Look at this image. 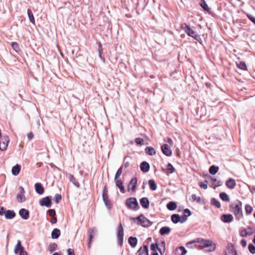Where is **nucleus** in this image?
<instances>
[{
  "instance_id": "nucleus-1",
  "label": "nucleus",
  "mask_w": 255,
  "mask_h": 255,
  "mask_svg": "<svg viewBox=\"0 0 255 255\" xmlns=\"http://www.w3.org/2000/svg\"><path fill=\"white\" fill-rule=\"evenodd\" d=\"M195 243H198L200 247L203 248H207L206 250L209 252H212L215 250V245L213 243L212 241L201 238H198L196 240L187 243L186 246L187 248H190V245L195 244Z\"/></svg>"
},
{
  "instance_id": "nucleus-2",
  "label": "nucleus",
  "mask_w": 255,
  "mask_h": 255,
  "mask_svg": "<svg viewBox=\"0 0 255 255\" xmlns=\"http://www.w3.org/2000/svg\"><path fill=\"white\" fill-rule=\"evenodd\" d=\"M242 202L239 200L232 203L230 206V211L235 215L237 220L239 221L243 218Z\"/></svg>"
},
{
  "instance_id": "nucleus-3",
  "label": "nucleus",
  "mask_w": 255,
  "mask_h": 255,
  "mask_svg": "<svg viewBox=\"0 0 255 255\" xmlns=\"http://www.w3.org/2000/svg\"><path fill=\"white\" fill-rule=\"evenodd\" d=\"M181 28L189 36L193 37L195 40L199 41L201 39L200 36L197 33L191 29L189 25L183 23L181 25Z\"/></svg>"
},
{
  "instance_id": "nucleus-4",
  "label": "nucleus",
  "mask_w": 255,
  "mask_h": 255,
  "mask_svg": "<svg viewBox=\"0 0 255 255\" xmlns=\"http://www.w3.org/2000/svg\"><path fill=\"white\" fill-rule=\"evenodd\" d=\"M126 205L131 210H136L138 207V204L136 198L131 197L128 199L126 201Z\"/></svg>"
},
{
  "instance_id": "nucleus-5",
  "label": "nucleus",
  "mask_w": 255,
  "mask_h": 255,
  "mask_svg": "<svg viewBox=\"0 0 255 255\" xmlns=\"http://www.w3.org/2000/svg\"><path fill=\"white\" fill-rule=\"evenodd\" d=\"M191 212L188 209L184 210L183 215L180 216L176 214V223L178 222L183 223L187 220V217L190 216Z\"/></svg>"
},
{
  "instance_id": "nucleus-6",
  "label": "nucleus",
  "mask_w": 255,
  "mask_h": 255,
  "mask_svg": "<svg viewBox=\"0 0 255 255\" xmlns=\"http://www.w3.org/2000/svg\"><path fill=\"white\" fill-rule=\"evenodd\" d=\"M124 228L122 223H120L118 227V233L117 234L118 244L122 246L124 240Z\"/></svg>"
},
{
  "instance_id": "nucleus-7",
  "label": "nucleus",
  "mask_w": 255,
  "mask_h": 255,
  "mask_svg": "<svg viewBox=\"0 0 255 255\" xmlns=\"http://www.w3.org/2000/svg\"><path fill=\"white\" fill-rule=\"evenodd\" d=\"M9 141V137L7 135H2L0 137V149L2 150H5Z\"/></svg>"
},
{
  "instance_id": "nucleus-8",
  "label": "nucleus",
  "mask_w": 255,
  "mask_h": 255,
  "mask_svg": "<svg viewBox=\"0 0 255 255\" xmlns=\"http://www.w3.org/2000/svg\"><path fill=\"white\" fill-rule=\"evenodd\" d=\"M137 221V224L143 227L148 226L149 222L143 215H140L134 219Z\"/></svg>"
},
{
  "instance_id": "nucleus-9",
  "label": "nucleus",
  "mask_w": 255,
  "mask_h": 255,
  "mask_svg": "<svg viewBox=\"0 0 255 255\" xmlns=\"http://www.w3.org/2000/svg\"><path fill=\"white\" fill-rule=\"evenodd\" d=\"M161 150L164 154L166 156H170L172 154L171 150L170 147L167 144H164L161 146Z\"/></svg>"
},
{
  "instance_id": "nucleus-10",
  "label": "nucleus",
  "mask_w": 255,
  "mask_h": 255,
  "mask_svg": "<svg viewBox=\"0 0 255 255\" xmlns=\"http://www.w3.org/2000/svg\"><path fill=\"white\" fill-rule=\"evenodd\" d=\"M40 205L45 206L47 207H50L51 204V198L49 197H46L43 198L40 202Z\"/></svg>"
},
{
  "instance_id": "nucleus-11",
  "label": "nucleus",
  "mask_w": 255,
  "mask_h": 255,
  "mask_svg": "<svg viewBox=\"0 0 255 255\" xmlns=\"http://www.w3.org/2000/svg\"><path fill=\"white\" fill-rule=\"evenodd\" d=\"M221 220L224 223H230L233 220V216L231 214H224L221 217Z\"/></svg>"
},
{
  "instance_id": "nucleus-12",
  "label": "nucleus",
  "mask_w": 255,
  "mask_h": 255,
  "mask_svg": "<svg viewBox=\"0 0 255 255\" xmlns=\"http://www.w3.org/2000/svg\"><path fill=\"white\" fill-rule=\"evenodd\" d=\"M225 255H236V252L232 245L228 246L225 251Z\"/></svg>"
},
{
  "instance_id": "nucleus-13",
  "label": "nucleus",
  "mask_w": 255,
  "mask_h": 255,
  "mask_svg": "<svg viewBox=\"0 0 255 255\" xmlns=\"http://www.w3.org/2000/svg\"><path fill=\"white\" fill-rule=\"evenodd\" d=\"M226 185L228 188L230 189L234 188L236 185L235 180L233 178H230L226 181Z\"/></svg>"
},
{
  "instance_id": "nucleus-14",
  "label": "nucleus",
  "mask_w": 255,
  "mask_h": 255,
  "mask_svg": "<svg viewBox=\"0 0 255 255\" xmlns=\"http://www.w3.org/2000/svg\"><path fill=\"white\" fill-rule=\"evenodd\" d=\"M140 204L141 206L147 209L149 206V202L147 198L143 197L140 200Z\"/></svg>"
},
{
  "instance_id": "nucleus-15",
  "label": "nucleus",
  "mask_w": 255,
  "mask_h": 255,
  "mask_svg": "<svg viewBox=\"0 0 255 255\" xmlns=\"http://www.w3.org/2000/svg\"><path fill=\"white\" fill-rule=\"evenodd\" d=\"M20 216L24 219L26 220L29 217V211L25 209H21L19 211Z\"/></svg>"
},
{
  "instance_id": "nucleus-16",
  "label": "nucleus",
  "mask_w": 255,
  "mask_h": 255,
  "mask_svg": "<svg viewBox=\"0 0 255 255\" xmlns=\"http://www.w3.org/2000/svg\"><path fill=\"white\" fill-rule=\"evenodd\" d=\"M36 192L39 194H42L44 193V189L41 183H37L35 184Z\"/></svg>"
},
{
  "instance_id": "nucleus-17",
  "label": "nucleus",
  "mask_w": 255,
  "mask_h": 255,
  "mask_svg": "<svg viewBox=\"0 0 255 255\" xmlns=\"http://www.w3.org/2000/svg\"><path fill=\"white\" fill-rule=\"evenodd\" d=\"M144 151L146 154L148 155H153L155 154L156 153L155 149L151 146L146 147L144 149Z\"/></svg>"
},
{
  "instance_id": "nucleus-18",
  "label": "nucleus",
  "mask_w": 255,
  "mask_h": 255,
  "mask_svg": "<svg viewBox=\"0 0 255 255\" xmlns=\"http://www.w3.org/2000/svg\"><path fill=\"white\" fill-rule=\"evenodd\" d=\"M137 179L133 178L131 179L128 185V188H130L131 190L134 191L137 185Z\"/></svg>"
},
{
  "instance_id": "nucleus-19",
  "label": "nucleus",
  "mask_w": 255,
  "mask_h": 255,
  "mask_svg": "<svg viewBox=\"0 0 255 255\" xmlns=\"http://www.w3.org/2000/svg\"><path fill=\"white\" fill-rule=\"evenodd\" d=\"M21 165L16 164L12 168L11 173L13 175L16 176L19 173Z\"/></svg>"
},
{
  "instance_id": "nucleus-20",
  "label": "nucleus",
  "mask_w": 255,
  "mask_h": 255,
  "mask_svg": "<svg viewBox=\"0 0 255 255\" xmlns=\"http://www.w3.org/2000/svg\"><path fill=\"white\" fill-rule=\"evenodd\" d=\"M5 217L7 219H11L15 216V213L13 211L8 210L5 211Z\"/></svg>"
},
{
  "instance_id": "nucleus-21",
  "label": "nucleus",
  "mask_w": 255,
  "mask_h": 255,
  "mask_svg": "<svg viewBox=\"0 0 255 255\" xmlns=\"http://www.w3.org/2000/svg\"><path fill=\"white\" fill-rule=\"evenodd\" d=\"M140 167L142 171L146 172L149 169V165L147 162L143 161L140 164Z\"/></svg>"
},
{
  "instance_id": "nucleus-22",
  "label": "nucleus",
  "mask_w": 255,
  "mask_h": 255,
  "mask_svg": "<svg viewBox=\"0 0 255 255\" xmlns=\"http://www.w3.org/2000/svg\"><path fill=\"white\" fill-rule=\"evenodd\" d=\"M143 254H148V247L147 246H143L141 247L137 252V255H142Z\"/></svg>"
},
{
  "instance_id": "nucleus-23",
  "label": "nucleus",
  "mask_w": 255,
  "mask_h": 255,
  "mask_svg": "<svg viewBox=\"0 0 255 255\" xmlns=\"http://www.w3.org/2000/svg\"><path fill=\"white\" fill-rule=\"evenodd\" d=\"M187 253V251L183 246L176 248V255H185Z\"/></svg>"
},
{
  "instance_id": "nucleus-24",
  "label": "nucleus",
  "mask_w": 255,
  "mask_h": 255,
  "mask_svg": "<svg viewBox=\"0 0 255 255\" xmlns=\"http://www.w3.org/2000/svg\"><path fill=\"white\" fill-rule=\"evenodd\" d=\"M22 250H23V248L21 246V242L20 241H18L14 249V253L17 254Z\"/></svg>"
},
{
  "instance_id": "nucleus-25",
  "label": "nucleus",
  "mask_w": 255,
  "mask_h": 255,
  "mask_svg": "<svg viewBox=\"0 0 255 255\" xmlns=\"http://www.w3.org/2000/svg\"><path fill=\"white\" fill-rule=\"evenodd\" d=\"M60 235V230L55 228L54 229L51 233V237L53 239H57Z\"/></svg>"
},
{
  "instance_id": "nucleus-26",
  "label": "nucleus",
  "mask_w": 255,
  "mask_h": 255,
  "mask_svg": "<svg viewBox=\"0 0 255 255\" xmlns=\"http://www.w3.org/2000/svg\"><path fill=\"white\" fill-rule=\"evenodd\" d=\"M68 179L70 181V182H72L73 184L75 185L76 187H79V183L77 181L76 178L74 177L73 175L69 174L68 175Z\"/></svg>"
},
{
  "instance_id": "nucleus-27",
  "label": "nucleus",
  "mask_w": 255,
  "mask_h": 255,
  "mask_svg": "<svg viewBox=\"0 0 255 255\" xmlns=\"http://www.w3.org/2000/svg\"><path fill=\"white\" fill-rule=\"evenodd\" d=\"M137 240L135 237H130L128 238V243L132 247H134L137 244Z\"/></svg>"
},
{
  "instance_id": "nucleus-28",
  "label": "nucleus",
  "mask_w": 255,
  "mask_h": 255,
  "mask_svg": "<svg viewBox=\"0 0 255 255\" xmlns=\"http://www.w3.org/2000/svg\"><path fill=\"white\" fill-rule=\"evenodd\" d=\"M170 231V228H169L168 227H163L160 229L159 233H160V235H164L169 234Z\"/></svg>"
},
{
  "instance_id": "nucleus-29",
  "label": "nucleus",
  "mask_w": 255,
  "mask_h": 255,
  "mask_svg": "<svg viewBox=\"0 0 255 255\" xmlns=\"http://www.w3.org/2000/svg\"><path fill=\"white\" fill-rule=\"evenodd\" d=\"M27 14L29 17V21L33 24H35L34 17L33 13L31 9H27Z\"/></svg>"
},
{
  "instance_id": "nucleus-30",
  "label": "nucleus",
  "mask_w": 255,
  "mask_h": 255,
  "mask_svg": "<svg viewBox=\"0 0 255 255\" xmlns=\"http://www.w3.org/2000/svg\"><path fill=\"white\" fill-rule=\"evenodd\" d=\"M116 186H118L122 193H124L125 190L122 180H119L116 181Z\"/></svg>"
},
{
  "instance_id": "nucleus-31",
  "label": "nucleus",
  "mask_w": 255,
  "mask_h": 255,
  "mask_svg": "<svg viewBox=\"0 0 255 255\" xmlns=\"http://www.w3.org/2000/svg\"><path fill=\"white\" fill-rule=\"evenodd\" d=\"M211 182L216 187H218L222 185V182L215 178L211 177Z\"/></svg>"
},
{
  "instance_id": "nucleus-32",
  "label": "nucleus",
  "mask_w": 255,
  "mask_h": 255,
  "mask_svg": "<svg viewBox=\"0 0 255 255\" xmlns=\"http://www.w3.org/2000/svg\"><path fill=\"white\" fill-rule=\"evenodd\" d=\"M219 196L221 198V199L224 201H226V202L230 201L229 197L226 193H224V192L220 193Z\"/></svg>"
},
{
  "instance_id": "nucleus-33",
  "label": "nucleus",
  "mask_w": 255,
  "mask_h": 255,
  "mask_svg": "<svg viewBox=\"0 0 255 255\" xmlns=\"http://www.w3.org/2000/svg\"><path fill=\"white\" fill-rule=\"evenodd\" d=\"M150 189L151 190H155L157 188V185L155 181L153 179H150L148 181Z\"/></svg>"
},
{
  "instance_id": "nucleus-34",
  "label": "nucleus",
  "mask_w": 255,
  "mask_h": 255,
  "mask_svg": "<svg viewBox=\"0 0 255 255\" xmlns=\"http://www.w3.org/2000/svg\"><path fill=\"white\" fill-rule=\"evenodd\" d=\"M150 249L152 251L154 252H156L158 250L159 251L161 255H162L164 252V251L162 252L161 250L158 248L157 244H152L150 246Z\"/></svg>"
},
{
  "instance_id": "nucleus-35",
  "label": "nucleus",
  "mask_w": 255,
  "mask_h": 255,
  "mask_svg": "<svg viewBox=\"0 0 255 255\" xmlns=\"http://www.w3.org/2000/svg\"><path fill=\"white\" fill-rule=\"evenodd\" d=\"M211 203L212 205L214 206L217 208H221V204L220 202L215 198H212L211 199Z\"/></svg>"
},
{
  "instance_id": "nucleus-36",
  "label": "nucleus",
  "mask_w": 255,
  "mask_h": 255,
  "mask_svg": "<svg viewBox=\"0 0 255 255\" xmlns=\"http://www.w3.org/2000/svg\"><path fill=\"white\" fill-rule=\"evenodd\" d=\"M219 167L214 165L211 166L209 168V172L210 174L214 175L218 172Z\"/></svg>"
},
{
  "instance_id": "nucleus-37",
  "label": "nucleus",
  "mask_w": 255,
  "mask_h": 255,
  "mask_svg": "<svg viewBox=\"0 0 255 255\" xmlns=\"http://www.w3.org/2000/svg\"><path fill=\"white\" fill-rule=\"evenodd\" d=\"M237 66L239 68L243 70H247V67L245 62L243 61H240L239 63H238Z\"/></svg>"
},
{
  "instance_id": "nucleus-38",
  "label": "nucleus",
  "mask_w": 255,
  "mask_h": 255,
  "mask_svg": "<svg viewBox=\"0 0 255 255\" xmlns=\"http://www.w3.org/2000/svg\"><path fill=\"white\" fill-rule=\"evenodd\" d=\"M102 196L104 201L105 202V204H107L108 199V191L106 189V187H105L104 189L103 190Z\"/></svg>"
},
{
  "instance_id": "nucleus-39",
  "label": "nucleus",
  "mask_w": 255,
  "mask_h": 255,
  "mask_svg": "<svg viewBox=\"0 0 255 255\" xmlns=\"http://www.w3.org/2000/svg\"><path fill=\"white\" fill-rule=\"evenodd\" d=\"M253 210V208L251 205H250L249 204L246 205L245 211H246V213L247 215L251 214L252 213Z\"/></svg>"
},
{
  "instance_id": "nucleus-40",
  "label": "nucleus",
  "mask_w": 255,
  "mask_h": 255,
  "mask_svg": "<svg viewBox=\"0 0 255 255\" xmlns=\"http://www.w3.org/2000/svg\"><path fill=\"white\" fill-rule=\"evenodd\" d=\"M11 46L12 48L15 50L16 52H18L20 50V48L19 46V44L16 42H12L11 43Z\"/></svg>"
},
{
  "instance_id": "nucleus-41",
  "label": "nucleus",
  "mask_w": 255,
  "mask_h": 255,
  "mask_svg": "<svg viewBox=\"0 0 255 255\" xmlns=\"http://www.w3.org/2000/svg\"><path fill=\"white\" fill-rule=\"evenodd\" d=\"M167 208L169 210H174L175 209V202H170L167 205Z\"/></svg>"
},
{
  "instance_id": "nucleus-42",
  "label": "nucleus",
  "mask_w": 255,
  "mask_h": 255,
  "mask_svg": "<svg viewBox=\"0 0 255 255\" xmlns=\"http://www.w3.org/2000/svg\"><path fill=\"white\" fill-rule=\"evenodd\" d=\"M200 5L205 11H208L209 10L208 6L204 0L202 1Z\"/></svg>"
},
{
  "instance_id": "nucleus-43",
  "label": "nucleus",
  "mask_w": 255,
  "mask_h": 255,
  "mask_svg": "<svg viewBox=\"0 0 255 255\" xmlns=\"http://www.w3.org/2000/svg\"><path fill=\"white\" fill-rule=\"evenodd\" d=\"M122 172H123V167L121 166L119 169L117 171L116 175H115V180H117L120 177V176L121 175L122 173Z\"/></svg>"
},
{
  "instance_id": "nucleus-44",
  "label": "nucleus",
  "mask_w": 255,
  "mask_h": 255,
  "mask_svg": "<svg viewBox=\"0 0 255 255\" xmlns=\"http://www.w3.org/2000/svg\"><path fill=\"white\" fill-rule=\"evenodd\" d=\"M17 200L19 202H22L25 200V196L23 193L19 194L17 195Z\"/></svg>"
},
{
  "instance_id": "nucleus-45",
  "label": "nucleus",
  "mask_w": 255,
  "mask_h": 255,
  "mask_svg": "<svg viewBox=\"0 0 255 255\" xmlns=\"http://www.w3.org/2000/svg\"><path fill=\"white\" fill-rule=\"evenodd\" d=\"M135 142L138 145H142L144 144V140L141 138H136L135 139Z\"/></svg>"
},
{
  "instance_id": "nucleus-46",
  "label": "nucleus",
  "mask_w": 255,
  "mask_h": 255,
  "mask_svg": "<svg viewBox=\"0 0 255 255\" xmlns=\"http://www.w3.org/2000/svg\"><path fill=\"white\" fill-rule=\"evenodd\" d=\"M57 245L55 243H53L49 246V250L50 252H53L56 250Z\"/></svg>"
},
{
  "instance_id": "nucleus-47",
  "label": "nucleus",
  "mask_w": 255,
  "mask_h": 255,
  "mask_svg": "<svg viewBox=\"0 0 255 255\" xmlns=\"http://www.w3.org/2000/svg\"><path fill=\"white\" fill-rule=\"evenodd\" d=\"M248 249L251 253L255 254V247L253 244H249Z\"/></svg>"
},
{
  "instance_id": "nucleus-48",
  "label": "nucleus",
  "mask_w": 255,
  "mask_h": 255,
  "mask_svg": "<svg viewBox=\"0 0 255 255\" xmlns=\"http://www.w3.org/2000/svg\"><path fill=\"white\" fill-rule=\"evenodd\" d=\"M61 199H62V196L60 194H56L55 195L54 200H55V202L56 203H57V204L59 203V202L61 200Z\"/></svg>"
},
{
  "instance_id": "nucleus-49",
  "label": "nucleus",
  "mask_w": 255,
  "mask_h": 255,
  "mask_svg": "<svg viewBox=\"0 0 255 255\" xmlns=\"http://www.w3.org/2000/svg\"><path fill=\"white\" fill-rule=\"evenodd\" d=\"M199 185L201 188H203L204 189H206L208 188L207 181H205L204 182H201V183H200Z\"/></svg>"
},
{
  "instance_id": "nucleus-50",
  "label": "nucleus",
  "mask_w": 255,
  "mask_h": 255,
  "mask_svg": "<svg viewBox=\"0 0 255 255\" xmlns=\"http://www.w3.org/2000/svg\"><path fill=\"white\" fill-rule=\"evenodd\" d=\"M48 214L51 217H54L56 215L55 211L54 209H50L48 211Z\"/></svg>"
},
{
  "instance_id": "nucleus-51",
  "label": "nucleus",
  "mask_w": 255,
  "mask_h": 255,
  "mask_svg": "<svg viewBox=\"0 0 255 255\" xmlns=\"http://www.w3.org/2000/svg\"><path fill=\"white\" fill-rule=\"evenodd\" d=\"M96 229L95 227L91 228L89 230V235L94 236L95 234Z\"/></svg>"
},
{
  "instance_id": "nucleus-52",
  "label": "nucleus",
  "mask_w": 255,
  "mask_h": 255,
  "mask_svg": "<svg viewBox=\"0 0 255 255\" xmlns=\"http://www.w3.org/2000/svg\"><path fill=\"white\" fill-rule=\"evenodd\" d=\"M93 237H94V236L89 235V242H88V247L89 248H90L91 247V243H92Z\"/></svg>"
},
{
  "instance_id": "nucleus-53",
  "label": "nucleus",
  "mask_w": 255,
  "mask_h": 255,
  "mask_svg": "<svg viewBox=\"0 0 255 255\" xmlns=\"http://www.w3.org/2000/svg\"><path fill=\"white\" fill-rule=\"evenodd\" d=\"M167 170H170L171 172H173L174 170V168L171 164H168L167 166Z\"/></svg>"
},
{
  "instance_id": "nucleus-54",
  "label": "nucleus",
  "mask_w": 255,
  "mask_h": 255,
  "mask_svg": "<svg viewBox=\"0 0 255 255\" xmlns=\"http://www.w3.org/2000/svg\"><path fill=\"white\" fill-rule=\"evenodd\" d=\"M247 17L255 24V17L250 14H247Z\"/></svg>"
},
{
  "instance_id": "nucleus-55",
  "label": "nucleus",
  "mask_w": 255,
  "mask_h": 255,
  "mask_svg": "<svg viewBox=\"0 0 255 255\" xmlns=\"http://www.w3.org/2000/svg\"><path fill=\"white\" fill-rule=\"evenodd\" d=\"M67 253L68 255H75L73 249H68L67 250Z\"/></svg>"
},
{
  "instance_id": "nucleus-56",
  "label": "nucleus",
  "mask_w": 255,
  "mask_h": 255,
  "mask_svg": "<svg viewBox=\"0 0 255 255\" xmlns=\"http://www.w3.org/2000/svg\"><path fill=\"white\" fill-rule=\"evenodd\" d=\"M98 52H103L102 44H101V42H99L98 43Z\"/></svg>"
},
{
  "instance_id": "nucleus-57",
  "label": "nucleus",
  "mask_w": 255,
  "mask_h": 255,
  "mask_svg": "<svg viewBox=\"0 0 255 255\" xmlns=\"http://www.w3.org/2000/svg\"><path fill=\"white\" fill-rule=\"evenodd\" d=\"M241 245L243 247H245L247 246V241L244 239L242 240L241 241Z\"/></svg>"
},
{
  "instance_id": "nucleus-58",
  "label": "nucleus",
  "mask_w": 255,
  "mask_h": 255,
  "mask_svg": "<svg viewBox=\"0 0 255 255\" xmlns=\"http://www.w3.org/2000/svg\"><path fill=\"white\" fill-rule=\"evenodd\" d=\"M50 222L52 224H55L57 222V218L55 216L53 217L51 219Z\"/></svg>"
},
{
  "instance_id": "nucleus-59",
  "label": "nucleus",
  "mask_w": 255,
  "mask_h": 255,
  "mask_svg": "<svg viewBox=\"0 0 255 255\" xmlns=\"http://www.w3.org/2000/svg\"><path fill=\"white\" fill-rule=\"evenodd\" d=\"M27 137L29 138V139H32L33 137V133L32 132L28 133L27 134Z\"/></svg>"
},
{
  "instance_id": "nucleus-60",
  "label": "nucleus",
  "mask_w": 255,
  "mask_h": 255,
  "mask_svg": "<svg viewBox=\"0 0 255 255\" xmlns=\"http://www.w3.org/2000/svg\"><path fill=\"white\" fill-rule=\"evenodd\" d=\"M249 234L248 233H247V231L246 230H244V231H242V232H241V235L243 237H245V236H248Z\"/></svg>"
},
{
  "instance_id": "nucleus-61",
  "label": "nucleus",
  "mask_w": 255,
  "mask_h": 255,
  "mask_svg": "<svg viewBox=\"0 0 255 255\" xmlns=\"http://www.w3.org/2000/svg\"><path fill=\"white\" fill-rule=\"evenodd\" d=\"M5 213L4 208L2 207H0V215H2Z\"/></svg>"
},
{
  "instance_id": "nucleus-62",
  "label": "nucleus",
  "mask_w": 255,
  "mask_h": 255,
  "mask_svg": "<svg viewBox=\"0 0 255 255\" xmlns=\"http://www.w3.org/2000/svg\"><path fill=\"white\" fill-rule=\"evenodd\" d=\"M103 52H99V55L100 58L103 60V62L105 61V58L102 56Z\"/></svg>"
},
{
  "instance_id": "nucleus-63",
  "label": "nucleus",
  "mask_w": 255,
  "mask_h": 255,
  "mask_svg": "<svg viewBox=\"0 0 255 255\" xmlns=\"http://www.w3.org/2000/svg\"><path fill=\"white\" fill-rule=\"evenodd\" d=\"M19 253V255H27V253L24 250L20 251V253Z\"/></svg>"
},
{
  "instance_id": "nucleus-64",
  "label": "nucleus",
  "mask_w": 255,
  "mask_h": 255,
  "mask_svg": "<svg viewBox=\"0 0 255 255\" xmlns=\"http://www.w3.org/2000/svg\"><path fill=\"white\" fill-rule=\"evenodd\" d=\"M191 198H192V200L193 201H194L197 199L196 195L195 194H192L191 196Z\"/></svg>"
}]
</instances>
